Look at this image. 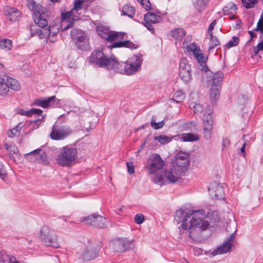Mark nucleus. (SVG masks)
<instances>
[{
  "instance_id": "1",
  "label": "nucleus",
  "mask_w": 263,
  "mask_h": 263,
  "mask_svg": "<svg viewBox=\"0 0 263 263\" xmlns=\"http://www.w3.org/2000/svg\"><path fill=\"white\" fill-rule=\"evenodd\" d=\"M205 215L203 210L186 212L180 209L176 211L174 217L178 223L182 222L181 229L189 231V237L194 239L200 232L205 230L209 226V223L204 220Z\"/></svg>"
},
{
  "instance_id": "2",
  "label": "nucleus",
  "mask_w": 263,
  "mask_h": 263,
  "mask_svg": "<svg viewBox=\"0 0 263 263\" xmlns=\"http://www.w3.org/2000/svg\"><path fill=\"white\" fill-rule=\"evenodd\" d=\"M33 18L35 24L42 29H38L35 25H31L30 27L31 37L37 35L40 39L44 38L48 40L51 43L54 42L59 32L58 28L54 26H48V22L45 15L39 11L33 13Z\"/></svg>"
},
{
  "instance_id": "3",
  "label": "nucleus",
  "mask_w": 263,
  "mask_h": 263,
  "mask_svg": "<svg viewBox=\"0 0 263 263\" xmlns=\"http://www.w3.org/2000/svg\"><path fill=\"white\" fill-rule=\"evenodd\" d=\"M187 171V161H178L173 165L170 170H164L162 174L156 176L153 181L155 183L162 186L166 183H175L179 182L180 177Z\"/></svg>"
},
{
  "instance_id": "4",
  "label": "nucleus",
  "mask_w": 263,
  "mask_h": 263,
  "mask_svg": "<svg viewBox=\"0 0 263 263\" xmlns=\"http://www.w3.org/2000/svg\"><path fill=\"white\" fill-rule=\"evenodd\" d=\"M142 58L138 55H134L125 63L118 62L116 58V65L113 70L115 72L128 76L136 73L142 64Z\"/></svg>"
},
{
  "instance_id": "5",
  "label": "nucleus",
  "mask_w": 263,
  "mask_h": 263,
  "mask_svg": "<svg viewBox=\"0 0 263 263\" xmlns=\"http://www.w3.org/2000/svg\"><path fill=\"white\" fill-rule=\"evenodd\" d=\"M116 58L114 56L108 58L102 50H95L89 57V62L97 67L113 70L114 65H116Z\"/></svg>"
},
{
  "instance_id": "6",
  "label": "nucleus",
  "mask_w": 263,
  "mask_h": 263,
  "mask_svg": "<svg viewBox=\"0 0 263 263\" xmlns=\"http://www.w3.org/2000/svg\"><path fill=\"white\" fill-rule=\"evenodd\" d=\"M77 156L78 151L76 148L66 146L63 147L58 154L57 162L62 166H69L74 163Z\"/></svg>"
},
{
  "instance_id": "7",
  "label": "nucleus",
  "mask_w": 263,
  "mask_h": 263,
  "mask_svg": "<svg viewBox=\"0 0 263 263\" xmlns=\"http://www.w3.org/2000/svg\"><path fill=\"white\" fill-rule=\"evenodd\" d=\"M223 78V74L221 71H217L213 76L210 89V97L213 102H216L219 98Z\"/></svg>"
},
{
  "instance_id": "8",
  "label": "nucleus",
  "mask_w": 263,
  "mask_h": 263,
  "mask_svg": "<svg viewBox=\"0 0 263 263\" xmlns=\"http://www.w3.org/2000/svg\"><path fill=\"white\" fill-rule=\"evenodd\" d=\"M187 52L194 55V58L197 61L198 63L202 67L201 70L204 72H207L209 68L206 65V60L208 59L202 51L195 43H192L186 47Z\"/></svg>"
},
{
  "instance_id": "9",
  "label": "nucleus",
  "mask_w": 263,
  "mask_h": 263,
  "mask_svg": "<svg viewBox=\"0 0 263 263\" xmlns=\"http://www.w3.org/2000/svg\"><path fill=\"white\" fill-rule=\"evenodd\" d=\"M72 133V129L67 125L60 126L54 124L52 126L50 137L54 140H62L70 136Z\"/></svg>"
},
{
  "instance_id": "10",
  "label": "nucleus",
  "mask_w": 263,
  "mask_h": 263,
  "mask_svg": "<svg viewBox=\"0 0 263 263\" xmlns=\"http://www.w3.org/2000/svg\"><path fill=\"white\" fill-rule=\"evenodd\" d=\"M40 233L41 238L47 245L55 248H58L60 247L57 236L54 234V231L51 230L48 227L43 226L41 228Z\"/></svg>"
},
{
  "instance_id": "11",
  "label": "nucleus",
  "mask_w": 263,
  "mask_h": 263,
  "mask_svg": "<svg viewBox=\"0 0 263 263\" xmlns=\"http://www.w3.org/2000/svg\"><path fill=\"white\" fill-rule=\"evenodd\" d=\"M71 38L75 40L77 47L83 51L89 49V44L85 33L81 30L74 29L71 31Z\"/></svg>"
},
{
  "instance_id": "12",
  "label": "nucleus",
  "mask_w": 263,
  "mask_h": 263,
  "mask_svg": "<svg viewBox=\"0 0 263 263\" xmlns=\"http://www.w3.org/2000/svg\"><path fill=\"white\" fill-rule=\"evenodd\" d=\"M212 112V108L209 106L205 111L203 118L204 136L208 140L211 138L213 129Z\"/></svg>"
},
{
  "instance_id": "13",
  "label": "nucleus",
  "mask_w": 263,
  "mask_h": 263,
  "mask_svg": "<svg viewBox=\"0 0 263 263\" xmlns=\"http://www.w3.org/2000/svg\"><path fill=\"white\" fill-rule=\"evenodd\" d=\"M179 74L181 79L186 84L190 83L192 80L191 68L185 58L180 60Z\"/></svg>"
},
{
  "instance_id": "14",
  "label": "nucleus",
  "mask_w": 263,
  "mask_h": 263,
  "mask_svg": "<svg viewBox=\"0 0 263 263\" xmlns=\"http://www.w3.org/2000/svg\"><path fill=\"white\" fill-rule=\"evenodd\" d=\"M149 161V164L147 166L149 174H155L157 171L161 170L165 164L160 156L157 154L150 156Z\"/></svg>"
},
{
  "instance_id": "15",
  "label": "nucleus",
  "mask_w": 263,
  "mask_h": 263,
  "mask_svg": "<svg viewBox=\"0 0 263 263\" xmlns=\"http://www.w3.org/2000/svg\"><path fill=\"white\" fill-rule=\"evenodd\" d=\"M31 156L30 160L32 162H37L43 165H48V160L46 153L41 149H36L24 155L26 158Z\"/></svg>"
},
{
  "instance_id": "16",
  "label": "nucleus",
  "mask_w": 263,
  "mask_h": 263,
  "mask_svg": "<svg viewBox=\"0 0 263 263\" xmlns=\"http://www.w3.org/2000/svg\"><path fill=\"white\" fill-rule=\"evenodd\" d=\"M99 253V249L93 245H90L80 255L79 260L81 262L90 261L98 257Z\"/></svg>"
},
{
  "instance_id": "17",
  "label": "nucleus",
  "mask_w": 263,
  "mask_h": 263,
  "mask_svg": "<svg viewBox=\"0 0 263 263\" xmlns=\"http://www.w3.org/2000/svg\"><path fill=\"white\" fill-rule=\"evenodd\" d=\"M235 237V231L232 233L223 243L219 247L213 251L212 255L215 256L229 252L232 248L234 240Z\"/></svg>"
},
{
  "instance_id": "18",
  "label": "nucleus",
  "mask_w": 263,
  "mask_h": 263,
  "mask_svg": "<svg viewBox=\"0 0 263 263\" xmlns=\"http://www.w3.org/2000/svg\"><path fill=\"white\" fill-rule=\"evenodd\" d=\"M82 221L85 222L86 224L102 228L105 227L106 220L105 218L101 215L92 214L85 217Z\"/></svg>"
},
{
  "instance_id": "19",
  "label": "nucleus",
  "mask_w": 263,
  "mask_h": 263,
  "mask_svg": "<svg viewBox=\"0 0 263 263\" xmlns=\"http://www.w3.org/2000/svg\"><path fill=\"white\" fill-rule=\"evenodd\" d=\"M160 20V17L159 16L152 12H147L144 15V25L148 30L152 33H154L155 32V29L153 27L152 24L159 22Z\"/></svg>"
},
{
  "instance_id": "20",
  "label": "nucleus",
  "mask_w": 263,
  "mask_h": 263,
  "mask_svg": "<svg viewBox=\"0 0 263 263\" xmlns=\"http://www.w3.org/2000/svg\"><path fill=\"white\" fill-rule=\"evenodd\" d=\"M209 191L212 197L216 199H221L224 197V191L222 186L217 182H214L209 186Z\"/></svg>"
},
{
  "instance_id": "21",
  "label": "nucleus",
  "mask_w": 263,
  "mask_h": 263,
  "mask_svg": "<svg viewBox=\"0 0 263 263\" xmlns=\"http://www.w3.org/2000/svg\"><path fill=\"white\" fill-rule=\"evenodd\" d=\"M55 99L56 97L55 96H51L45 99H37L34 100L33 104L44 108H47L55 101Z\"/></svg>"
},
{
  "instance_id": "22",
  "label": "nucleus",
  "mask_w": 263,
  "mask_h": 263,
  "mask_svg": "<svg viewBox=\"0 0 263 263\" xmlns=\"http://www.w3.org/2000/svg\"><path fill=\"white\" fill-rule=\"evenodd\" d=\"M112 48H127L130 49H135L138 47L137 44H134L129 40L120 41L114 42L111 45Z\"/></svg>"
},
{
  "instance_id": "23",
  "label": "nucleus",
  "mask_w": 263,
  "mask_h": 263,
  "mask_svg": "<svg viewBox=\"0 0 263 263\" xmlns=\"http://www.w3.org/2000/svg\"><path fill=\"white\" fill-rule=\"evenodd\" d=\"M5 12L11 21H16L21 17V12L15 8H8L5 10Z\"/></svg>"
},
{
  "instance_id": "24",
  "label": "nucleus",
  "mask_w": 263,
  "mask_h": 263,
  "mask_svg": "<svg viewBox=\"0 0 263 263\" xmlns=\"http://www.w3.org/2000/svg\"><path fill=\"white\" fill-rule=\"evenodd\" d=\"M6 82H7L8 88L14 91H18L21 88V86L18 81L14 78L4 76Z\"/></svg>"
},
{
  "instance_id": "25",
  "label": "nucleus",
  "mask_w": 263,
  "mask_h": 263,
  "mask_svg": "<svg viewBox=\"0 0 263 263\" xmlns=\"http://www.w3.org/2000/svg\"><path fill=\"white\" fill-rule=\"evenodd\" d=\"M192 2L194 8L199 13H201L208 5L204 0H192Z\"/></svg>"
},
{
  "instance_id": "26",
  "label": "nucleus",
  "mask_w": 263,
  "mask_h": 263,
  "mask_svg": "<svg viewBox=\"0 0 263 263\" xmlns=\"http://www.w3.org/2000/svg\"><path fill=\"white\" fill-rule=\"evenodd\" d=\"M110 246L115 252L122 253L124 252V248L123 247L122 239H118L113 241Z\"/></svg>"
},
{
  "instance_id": "27",
  "label": "nucleus",
  "mask_w": 263,
  "mask_h": 263,
  "mask_svg": "<svg viewBox=\"0 0 263 263\" xmlns=\"http://www.w3.org/2000/svg\"><path fill=\"white\" fill-rule=\"evenodd\" d=\"M171 35L177 40H181L185 35L186 32L182 28H177L172 30Z\"/></svg>"
},
{
  "instance_id": "28",
  "label": "nucleus",
  "mask_w": 263,
  "mask_h": 263,
  "mask_svg": "<svg viewBox=\"0 0 263 263\" xmlns=\"http://www.w3.org/2000/svg\"><path fill=\"white\" fill-rule=\"evenodd\" d=\"M5 80L4 76L0 77V95L2 96H6L9 92L7 83Z\"/></svg>"
},
{
  "instance_id": "29",
  "label": "nucleus",
  "mask_w": 263,
  "mask_h": 263,
  "mask_svg": "<svg viewBox=\"0 0 263 263\" xmlns=\"http://www.w3.org/2000/svg\"><path fill=\"white\" fill-rule=\"evenodd\" d=\"M122 13L124 15L133 17L135 14V8L129 4H126L122 8Z\"/></svg>"
},
{
  "instance_id": "30",
  "label": "nucleus",
  "mask_w": 263,
  "mask_h": 263,
  "mask_svg": "<svg viewBox=\"0 0 263 263\" xmlns=\"http://www.w3.org/2000/svg\"><path fill=\"white\" fill-rule=\"evenodd\" d=\"M92 0H74L73 3V7L72 10L77 13L82 8L83 4L86 3L87 5L91 3Z\"/></svg>"
},
{
  "instance_id": "31",
  "label": "nucleus",
  "mask_w": 263,
  "mask_h": 263,
  "mask_svg": "<svg viewBox=\"0 0 263 263\" xmlns=\"http://www.w3.org/2000/svg\"><path fill=\"white\" fill-rule=\"evenodd\" d=\"M12 41L9 39H0V48L5 50H10L12 48Z\"/></svg>"
},
{
  "instance_id": "32",
  "label": "nucleus",
  "mask_w": 263,
  "mask_h": 263,
  "mask_svg": "<svg viewBox=\"0 0 263 263\" xmlns=\"http://www.w3.org/2000/svg\"><path fill=\"white\" fill-rule=\"evenodd\" d=\"M23 127L22 123H20L17 124L14 128L9 130L7 132V135L10 138L14 137L18 134Z\"/></svg>"
},
{
  "instance_id": "33",
  "label": "nucleus",
  "mask_w": 263,
  "mask_h": 263,
  "mask_svg": "<svg viewBox=\"0 0 263 263\" xmlns=\"http://www.w3.org/2000/svg\"><path fill=\"white\" fill-rule=\"evenodd\" d=\"M185 97V94L182 91H177L174 94L173 100L177 103H181L184 101Z\"/></svg>"
},
{
  "instance_id": "34",
  "label": "nucleus",
  "mask_w": 263,
  "mask_h": 263,
  "mask_svg": "<svg viewBox=\"0 0 263 263\" xmlns=\"http://www.w3.org/2000/svg\"><path fill=\"white\" fill-rule=\"evenodd\" d=\"M155 140L159 141L161 144H166L171 141L172 137H168L165 135H161L154 137Z\"/></svg>"
},
{
  "instance_id": "35",
  "label": "nucleus",
  "mask_w": 263,
  "mask_h": 263,
  "mask_svg": "<svg viewBox=\"0 0 263 263\" xmlns=\"http://www.w3.org/2000/svg\"><path fill=\"white\" fill-rule=\"evenodd\" d=\"M210 41L209 43V50H211L220 45V42L218 39L215 36L212 34L210 36Z\"/></svg>"
},
{
  "instance_id": "36",
  "label": "nucleus",
  "mask_w": 263,
  "mask_h": 263,
  "mask_svg": "<svg viewBox=\"0 0 263 263\" xmlns=\"http://www.w3.org/2000/svg\"><path fill=\"white\" fill-rule=\"evenodd\" d=\"M181 139L185 142L195 141L198 139L195 135L191 133H188L183 135Z\"/></svg>"
},
{
  "instance_id": "37",
  "label": "nucleus",
  "mask_w": 263,
  "mask_h": 263,
  "mask_svg": "<svg viewBox=\"0 0 263 263\" xmlns=\"http://www.w3.org/2000/svg\"><path fill=\"white\" fill-rule=\"evenodd\" d=\"M123 247L124 248V251L130 250L134 247V243L133 240H129L127 239H122Z\"/></svg>"
},
{
  "instance_id": "38",
  "label": "nucleus",
  "mask_w": 263,
  "mask_h": 263,
  "mask_svg": "<svg viewBox=\"0 0 263 263\" xmlns=\"http://www.w3.org/2000/svg\"><path fill=\"white\" fill-rule=\"evenodd\" d=\"M241 1L243 6L247 9H249L253 8L258 3V0H241Z\"/></svg>"
},
{
  "instance_id": "39",
  "label": "nucleus",
  "mask_w": 263,
  "mask_h": 263,
  "mask_svg": "<svg viewBox=\"0 0 263 263\" xmlns=\"http://www.w3.org/2000/svg\"><path fill=\"white\" fill-rule=\"evenodd\" d=\"M97 32L98 34L103 39H106L107 37H104L105 36H107L109 30L106 28H103V27H98Z\"/></svg>"
},
{
  "instance_id": "40",
  "label": "nucleus",
  "mask_w": 263,
  "mask_h": 263,
  "mask_svg": "<svg viewBox=\"0 0 263 263\" xmlns=\"http://www.w3.org/2000/svg\"><path fill=\"white\" fill-rule=\"evenodd\" d=\"M76 12L71 9L70 11L67 12L62 13L61 14V18L63 21L66 20L67 22L68 20H70L72 17L74 16Z\"/></svg>"
},
{
  "instance_id": "41",
  "label": "nucleus",
  "mask_w": 263,
  "mask_h": 263,
  "mask_svg": "<svg viewBox=\"0 0 263 263\" xmlns=\"http://www.w3.org/2000/svg\"><path fill=\"white\" fill-rule=\"evenodd\" d=\"M185 160H186L187 161V168L189 166V161L188 160V155L186 153H183L182 152L179 153L178 154L177 158L176 159V163H178V161L183 162Z\"/></svg>"
},
{
  "instance_id": "42",
  "label": "nucleus",
  "mask_w": 263,
  "mask_h": 263,
  "mask_svg": "<svg viewBox=\"0 0 263 263\" xmlns=\"http://www.w3.org/2000/svg\"><path fill=\"white\" fill-rule=\"evenodd\" d=\"M239 39L238 37L234 36L226 44L228 48L237 46L239 43Z\"/></svg>"
},
{
  "instance_id": "43",
  "label": "nucleus",
  "mask_w": 263,
  "mask_h": 263,
  "mask_svg": "<svg viewBox=\"0 0 263 263\" xmlns=\"http://www.w3.org/2000/svg\"><path fill=\"white\" fill-rule=\"evenodd\" d=\"M190 107L193 108V111L196 114H201L203 110V107L199 104L192 103L190 104Z\"/></svg>"
},
{
  "instance_id": "44",
  "label": "nucleus",
  "mask_w": 263,
  "mask_h": 263,
  "mask_svg": "<svg viewBox=\"0 0 263 263\" xmlns=\"http://www.w3.org/2000/svg\"><path fill=\"white\" fill-rule=\"evenodd\" d=\"M118 35V32H115L110 33L109 32L107 36H105L104 37H107L106 40L110 42H112L114 41L115 42H117V39Z\"/></svg>"
},
{
  "instance_id": "45",
  "label": "nucleus",
  "mask_w": 263,
  "mask_h": 263,
  "mask_svg": "<svg viewBox=\"0 0 263 263\" xmlns=\"http://www.w3.org/2000/svg\"><path fill=\"white\" fill-rule=\"evenodd\" d=\"M4 147L7 151H9L10 153L15 154L17 152V147L14 144H8L5 143Z\"/></svg>"
},
{
  "instance_id": "46",
  "label": "nucleus",
  "mask_w": 263,
  "mask_h": 263,
  "mask_svg": "<svg viewBox=\"0 0 263 263\" xmlns=\"http://www.w3.org/2000/svg\"><path fill=\"white\" fill-rule=\"evenodd\" d=\"M137 2L140 3L145 10L151 9V4L149 0H137Z\"/></svg>"
},
{
  "instance_id": "47",
  "label": "nucleus",
  "mask_w": 263,
  "mask_h": 263,
  "mask_svg": "<svg viewBox=\"0 0 263 263\" xmlns=\"http://www.w3.org/2000/svg\"><path fill=\"white\" fill-rule=\"evenodd\" d=\"M151 125L152 127L155 129H158L163 127L164 125V121H161L158 123L155 122V121L153 119L151 121Z\"/></svg>"
},
{
  "instance_id": "48",
  "label": "nucleus",
  "mask_w": 263,
  "mask_h": 263,
  "mask_svg": "<svg viewBox=\"0 0 263 263\" xmlns=\"http://www.w3.org/2000/svg\"><path fill=\"white\" fill-rule=\"evenodd\" d=\"M144 220V216L142 214H138L135 216L134 220L136 223L141 224Z\"/></svg>"
},
{
  "instance_id": "49",
  "label": "nucleus",
  "mask_w": 263,
  "mask_h": 263,
  "mask_svg": "<svg viewBox=\"0 0 263 263\" xmlns=\"http://www.w3.org/2000/svg\"><path fill=\"white\" fill-rule=\"evenodd\" d=\"M126 166L127 168L128 172L130 175L135 173V166L132 162H127Z\"/></svg>"
},
{
  "instance_id": "50",
  "label": "nucleus",
  "mask_w": 263,
  "mask_h": 263,
  "mask_svg": "<svg viewBox=\"0 0 263 263\" xmlns=\"http://www.w3.org/2000/svg\"><path fill=\"white\" fill-rule=\"evenodd\" d=\"M237 9V7L236 5H235V4H231L230 7H229V6H225L223 8V11L224 13L225 14H226L227 13H229V11L231 10H236Z\"/></svg>"
},
{
  "instance_id": "51",
  "label": "nucleus",
  "mask_w": 263,
  "mask_h": 263,
  "mask_svg": "<svg viewBox=\"0 0 263 263\" xmlns=\"http://www.w3.org/2000/svg\"><path fill=\"white\" fill-rule=\"evenodd\" d=\"M255 30L260 31L262 33H263V18H259Z\"/></svg>"
},
{
  "instance_id": "52",
  "label": "nucleus",
  "mask_w": 263,
  "mask_h": 263,
  "mask_svg": "<svg viewBox=\"0 0 263 263\" xmlns=\"http://www.w3.org/2000/svg\"><path fill=\"white\" fill-rule=\"evenodd\" d=\"M29 112L30 114V116H31L32 115H40L43 112V111L40 109L31 108L29 110Z\"/></svg>"
},
{
  "instance_id": "53",
  "label": "nucleus",
  "mask_w": 263,
  "mask_h": 263,
  "mask_svg": "<svg viewBox=\"0 0 263 263\" xmlns=\"http://www.w3.org/2000/svg\"><path fill=\"white\" fill-rule=\"evenodd\" d=\"M216 24V20H213L211 23L210 24L209 28H208V32L210 35V36H212V34H213V29H214V27L215 26Z\"/></svg>"
},
{
  "instance_id": "54",
  "label": "nucleus",
  "mask_w": 263,
  "mask_h": 263,
  "mask_svg": "<svg viewBox=\"0 0 263 263\" xmlns=\"http://www.w3.org/2000/svg\"><path fill=\"white\" fill-rule=\"evenodd\" d=\"M6 175V173L3 167V165L2 163H0V177L4 179Z\"/></svg>"
},
{
  "instance_id": "55",
  "label": "nucleus",
  "mask_w": 263,
  "mask_h": 263,
  "mask_svg": "<svg viewBox=\"0 0 263 263\" xmlns=\"http://www.w3.org/2000/svg\"><path fill=\"white\" fill-rule=\"evenodd\" d=\"M125 35V34L123 32H119L118 33V35L117 36V42L120 41H124V36Z\"/></svg>"
},
{
  "instance_id": "56",
  "label": "nucleus",
  "mask_w": 263,
  "mask_h": 263,
  "mask_svg": "<svg viewBox=\"0 0 263 263\" xmlns=\"http://www.w3.org/2000/svg\"><path fill=\"white\" fill-rule=\"evenodd\" d=\"M19 114L23 116H26L28 117H30V114L29 112V110H21L19 111Z\"/></svg>"
},
{
  "instance_id": "57",
  "label": "nucleus",
  "mask_w": 263,
  "mask_h": 263,
  "mask_svg": "<svg viewBox=\"0 0 263 263\" xmlns=\"http://www.w3.org/2000/svg\"><path fill=\"white\" fill-rule=\"evenodd\" d=\"M230 142L229 139L226 138L222 141V146L223 147H227L229 145Z\"/></svg>"
},
{
  "instance_id": "58",
  "label": "nucleus",
  "mask_w": 263,
  "mask_h": 263,
  "mask_svg": "<svg viewBox=\"0 0 263 263\" xmlns=\"http://www.w3.org/2000/svg\"><path fill=\"white\" fill-rule=\"evenodd\" d=\"M249 33L251 37V40H252L253 38L255 37L256 36L254 32L252 31H249Z\"/></svg>"
},
{
  "instance_id": "59",
  "label": "nucleus",
  "mask_w": 263,
  "mask_h": 263,
  "mask_svg": "<svg viewBox=\"0 0 263 263\" xmlns=\"http://www.w3.org/2000/svg\"><path fill=\"white\" fill-rule=\"evenodd\" d=\"M73 25V22L72 21L69 22V24L67 25L66 27H65L64 28H63V30H66L67 29H68L69 28H70V27H71V26Z\"/></svg>"
},
{
  "instance_id": "60",
  "label": "nucleus",
  "mask_w": 263,
  "mask_h": 263,
  "mask_svg": "<svg viewBox=\"0 0 263 263\" xmlns=\"http://www.w3.org/2000/svg\"><path fill=\"white\" fill-rule=\"evenodd\" d=\"M246 145V143H244L242 146L240 148V151L241 153H243V156H245V146Z\"/></svg>"
},
{
  "instance_id": "61",
  "label": "nucleus",
  "mask_w": 263,
  "mask_h": 263,
  "mask_svg": "<svg viewBox=\"0 0 263 263\" xmlns=\"http://www.w3.org/2000/svg\"><path fill=\"white\" fill-rule=\"evenodd\" d=\"M241 21L240 20L237 21L236 23V28H240L241 27Z\"/></svg>"
},
{
  "instance_id": "62",
  "label": "nucleus",
  "mask_w": 263,
  "mask_h": 263,
  "mask_svg": "<svg viewBox=\"0 0 263 263\" xmlns=\"http://www.w3.org/2000/svg\"><path fill=\"white\" fill-rule=\"evenodd\" d=\"M229 18L231 20H235L236 18V16L234 15H232L230 16Z\"/></svg>"
},
{
  "instance_id": "63",
  "label": "nucleus",
  "mask_w": 263,
  "mask_h": 263,
  "mask_svg": "<svg viewBox=\"0 0 263 263\" xmlns=\"http://www.w3.org/2000/svg\"><path fill=\"white\" fill-rule=\"evenodd\" d=\"M145 144V142H144V143H143V144L141 145V147H140V150H139V151H138L137 152L138 153H139V152H140V151L142 149V148H143V146H144V145Z\"/></svg>"
},
{
  "instance_id": "64",
  "label": "nucleus",
  "mask_w": 263,
  "mask_h": 263,
  "mask_svg": "<svg viewBox=\"0 0 263 263\" xmlns=\"http://www.w3.org/2000/svg\"><path fill=\"white\" fill-rule=\"evenodd\" d=\"M9 263H20L18 261H11Z\"/></svg>"
}]
</instances>
